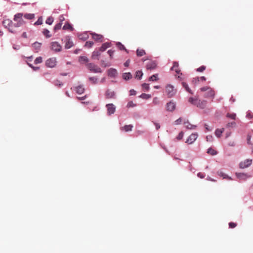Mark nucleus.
<instances>
[{
  "mask_svg": "<svg viewBox=\"0 0 253 253\" xmlns=\"http://www.w3.org/2000/svg\"><path fill=\"white\" fill-rule=\"evenodd\" d=\"M200 90L203 92H206L204 94L205 98H213L215 95V92L213 89L209 86H204L200 88Z\"/></svg>",
  "mask_w": 253,
  "mask_h": 253,
  "instance_id": "1",
  "label": "nucleus"
},
{
  "mask_svg": "<svg viewBox=\"0 0 253 253\" xmlns=\"http://www.w3.org/2000/svg\"><path fill=\"white\" fill-rule=\"evenodd\" d=\"M23 16V14L21 13H17L14 15L13 20L16 22V23L14 24V28L19 27L25 23L24 20L22 19Z\"/></svg>",
  "mask_w": 253,
  "mask_h": 253,
  "instance_id": "2",
  "label": "nucleus"
},
{
  "mask_svg": "<svg viewBox=\"0 0 253 253\" xmlns=\"http://www.w3.org/2000/svg\"><path fill=\"white\" fill-rule=\"evenodd\" d=\"M2 23L5 28L8 29L9 32L12 33H15V30L14 27V24L11 20L10 19H5L3 21Z\"/></svg>",
  "mask_w": 253,
  "mask_h": 253,
  "instance_id": "3",
  "label": "nucleus"
},
{
  "mask_svg": "<svg viewBox=\"0 0 253 253\" xmlns=\"http://www.w3.org/2000/svg\"><path fill=\"white\" fill-rule=\"evenodd\" d=\"M165 92L168 97L171 98L176 94V90L174 89V87L171 84H168L166 86Z\"/></svg>",
  "mask_w": 253,
  "mask_h": 253,
  "instance_id": "4",
  "label": "nucleus"
},
{
  "mask_svg": "<svg viewBox=\"0 0 253 253\" xmlns=\"http://www.w3.org/2000/svg\"><path fill=\"white\" fill-rule=\"evenodd\" d=\"M86 67L88 70H89L91 72L97 73H101L102 70L100 68H99L97 65H95L93 63H88L86 65Z\"/></svg>",
  "mask_w": 253,
  "mask_h": 253,
  "instance_id": "5",
  "label": "nucleus"
},
{
  "mask_svg": "<svg viewBox=\"0 0 253 253\" xmlns=\"http://www.w3.org/2000/svg\"><path fill=\"white\" fill-rule=\"evenodd\" d=\"M50 49L55 52H60L62 50V46L57 42H53L50 43Z\"/></svg>",
  "mask_w": 253,
  "mask_h": 253,
  "instance_id": "6",
  "label": "nucleus"
},
{
  "mask_svg": "<svg viewBox=\"0 0 253 253\" xmlns=\"http://www.w3.org/2000/svg\"><path fill=\"white\" fill-rule=\"evenodd\" d=\"M56 59L55 57L50 58L46 61L45 65L47 67L54 68L56 65Z\"/></svg>",
  "mask_w": 253,
  "mask_h": 253,
  "instance_id": "7",
  "label": "nucleus"
},
{
  "mask_svg": "<svg viewBox=\"0 0 253 253\" xmlns=\"http://www.w3.org/2000/svg\"><path fill=\"white\" fill-rule=\"evenodd\" d=\"M198 134L197 133H193L191 134L187 138L186 143L189 144L193 143L197 138Z\"/></svg>",
  "mask_w": 253,
  "mask_h": 253,
  "instance_id": "8",
  "label": "nucleus"
},
{
  "mask_svg": "<svg viewBox=\"0 0 253 253\" xmlns=\"http://www.w3.org/2000/svg\"><path fill=\"white\" fill-rule=\"evenodd\" d=\"M252 164V159H247L244 162H242L240 163V168L241 169L246 168L249 167Z\"/></svg>",
  "mask_w": 253,
  "mask_h": 253,
  "instance_id": "9",
  "label": "nucleus"
},
{
  "mask_svg": "<svg viewBox=\"0 0 253 253\" xmlns=\"http://www.w3.org/2000/svg\"><path fill=\"white\" fill-rule=\"evenodd\" d=\"M107 110V114L109 115L113 114L115 113L116 107L113 104H108L106 105Z\"/></svg>",
  "mask_w": 253,
  "mask_h": 253,
  "instance_id": "10",
  "label": "nucleus"
},
{
  "mask_svg": "<svg viewBox=\"0 0 253 253\" xmlns=\"http://www.w3.org/2000/svg\"><path fill=\"white\" fill-rule=\"evenodd\" d=\"M207 102L205 100L197 99L196 106L200 108L204 109L206 107Z\"/></svg>",
  "mask_w": 253,
  "mask_h": 253,
  "instance_id": "11",
  "label": "nucleus"
},
{
  "mask_svg": "<svg viewBox=\"0 0 253 253\" xmlns=\"http://www.w3.org/2000/svg\"><path fill=\"white\" fill-rule=\"evenodd\" d=\"M166 108L169 111H173L175 108V104L174 102L170 101L167 104Z\"/></svg>",
  "mask_w": 253,
  "mask_h": 253,
  "instance_id": "12",
  "label": "nucleus"
},
{
  "mask_svg": "<svg viewBox=\"0 0 253 253\" xmlns=\"http://www.w3.org/2000/svg\"><path fill=\"white\" fill-rule=\"evenodd\" d=\"M91 35L92 39L95 41L97 42H102L103 38L102 35L96 33H91Z\"/></svg>",
  "mask_w": 253,
  "mask_h": 253,
  "instance_id": "13",
  "label": "nucleus"
},
{
  "mask_svg": "<svg viewBox=\"0 0 253 253\" xmlns=\"http://www.w3.org/2000/svg\"><path fill=\"white\" fill-rule=\"evenodd\" d=\"M157 63L155 61H151L149 62L146 65V68L148 70H152L156 68Z\"/></svg>",
  "mask_w": 253,
  "mask_h": 253,
  "instance_id": "14",
  "label": "nucleus"
},
{
  "mask_svg": "<svg viewBox=\"0 0 253 253\" xmlns=\"http://www.w3.org/2000/svg\"><path fill=\"white\" fill-rule=\"evenodd\" d=\"M117 75V71L115 69L110 68L108 70V75L111 77H115Z\"/></svg>",
  "mask_w": 253,
  "mask_h": 253,
  "instance_id": "15",
  "label": "nucleus"
},
{
  "mask_svg": "<svg viewBox=\"0 0 253 253\" xmlns=\"http://www.w3.org/2000/svg\"><path fill=\"white\" fill-rule=\"evenodd\" d=\"M171 70L174 71L177 75L180 74V70L178 67V63L176 62H174L173 63V66L171 67Z\"/></svg>",
  "mask_w": 253,
  "mask_h": 253,
  "instance_id": "16",
  "label": "nucleus"
},
{
  "mask_svg": "<svg viewBox=\"0 0 253 253\" xmlns=\"http://www.w3.org/2000/svg\"><path fill=\"white\" fill-rule=\"evenodd\" d=\"M105 96L107 98H113L115 97V93L114 91L108 89L105 93Z\"/></svg>",
  "mask_w": 253,
  "mask_h": 253,
  "instance_id": "17",
  "label": "nucleus"
},
{
  "mask_svg": "<svg viewBox=\"0 0 253 253\" xmlns=\"http://www.w3.org/2000/svg\"><path fill=\"white\" fill-rule=\"evenodd\" d=\"M111 46V43L109 42H105L101 45V46L99 48V51L103 52L107 48L110 47Z\"/></svg>",
  "mask_w": 253,
  "mask_h": 253,
  "instance_id": "18",
  "label": "nucleus"
},
{
  "mask_svg": "<svg viewBox=\"0 0 253 253\" xmlns=\"http://www.w3.org/2000/svg\"><path fill=\"white\" fill-rule=\"evenodd\" d=\"M184 125L187 129H194L196 128V126L191 124L188 121L184 122Z\"/></svg>",
  "mask_w": 253,
  "mask_h": 253,
  "instance_id": "19",
  "label": "nucleus"
},
{
  "mask_svg": "<svg viewBox=\"0 0 253 253\" xmlns=\"http://www.w3.org/2000/svg\"><path fill=\"white\" fill-rule=\"evenodd\" d=\"M66 40H67V41H66L65 45V47L66 49H69V48L72 47L73 46L74 44H73L72 41H71L70 39L68 38V39H67Z\"/></svg>",
  "mask_w": 253,
  "mask_h": 253,
  "instance_id": "20",
  "label": "nucleus"
},
{
  "mask_svg": "<svg viewBox=\"0 0 253 253\" xmlns=\"http://www.w3.org/2000/svg\"><path fill=\"white\" fill-rule=\"evenodd\" d=\"M84 88L82 85H79L76 87V91L77 93L81 94L84 92Z\"/></svg>",
  "mask_w": 253,
  "mask_h": 253,
  "instance_id": "21",
  "label": "nucleus"
},
{
  "mask_svg": "<svg viewBox=\"0 0 253 253\" xmlns=\"http://www.w3.org/2000/svg\"><path fill=\"white\" fill-rule=\"evenodd\" d=\"M217 174L220 177H222L223 178H226L229 180L232 179V178L230 177H229V176H228L227 174H225L221 171H218Z\"/></svg>",
  "mask_w": 253,
  "mask_h": 253,
  "instance_id": "22",
  "label": "nucleus"
},
{
  "mask_svg": "<svg viewBox=\"0 0 253 253\" xmlns=\"http://www.w3.org/2000/svg\"><path fill=\"white\" fill-rule=\"evenodd\" d=\"M123 78L125 80H128L132 78V75L130 73H125L123 74Z\"/></svg>",
  "mask_w": 253,
  "mask_h": 253,
  "instance_id": "23",
  "label": "nucleus"
},
{
  "mask_svg": "<svg viewBox=\"0 0 253 253\" xmlns=\"http://www.w3.org/2000/svg\"><path fill=\"white\" fill-rule=\"evenodd\" d=\"M182 84L183 87L185 89V90L187 92H188L189 93H190L191 94H193V92L192 91L191 89L189 87L188 84L186 83L182 82Z\"/></svg>",
  "mask_w": 253,
  "mask_h": 253,
  "instance_id": "24",
  "label": "nucleus"
},
{
  "mask_svg": "<svg viewBox=\"0 0 253 253\" xmlns=\"http://www.w3.org/2000/svg\"><path fill=\"white\" fill-rule=\"evenodd\" d=\"M63 29L65 30H69L70 31H73V28L70 24L67 23L64 25Z\"/></svg>",
  "mask_w": 253,
  "mask_h": 253,
  "instance_id": "25",
  "label": "nucleus"
},
{
  "mask_svg": "<svg viewBox=\"0 0 253 253\" xmlns=\"http://www.w3.org/2000/svg\"><path fill=\"white\" fill-rule=\"evenodd\" d=\"M136 54L138 56L141 57L144 55L146 54V52L145 50L142 49H138L136 51Z\"/></svg>",
  "mask_w": 253,
  "mask_h": 253,
  "instance_id": "26",
  "label": "nucleus"
},
{
  "mask_svg": "<svg viewBox=\"0 0 253 253\" xmlns=\"http://www.w3.org/2000/svg\"><path fill=\"white\" fill-rule=\"evenodd\" d=\"M133 127V126L131 125H126L122 129H124L125 131H129L132 130Z\"/></svg>",
  "mask_w": 253,
  "mask_h": 253,
  "instance_id": "27",
  "label": "nucleus"
},
{
  "mask_svg": "<svg viewBox=\"0 0 253 253\" xmlns=\"http://www.w3.org/2000/svg\"><path fill=\"white\" fill-rule=\"evenodd\" d=\"M101 53L99 51H94L92 54V58L98 59V57L100 55Z\"/></svg>",
  "mask_w": 253,
  "mask_h": 253,
  "instance_id": "28",
  "label": "nucleus"
},
{
  "mask_svg": "<svg viewBox=\"0 0 253 253\" xmlns=\"http://www.w3.org/2000/svg\"><path fill=\"white\" fill-rule=\"evenodd\" d=\"M224 131V128L217 129L215 131V134L217 137H219Z\"/></svg>",
  "mask_w": 253,
  "mask_h": 253,
  "instance_id": "29",
  "label": "nucleus"
},
{
  "mask_svg": "<svg viewBox=\"0 0 253 253\" xmlns=\"http://www.w3.org/2000/svg\"><path fill=\"white\" fill-rule=\"evenodd\" d=\"M42 33L47 38H50L52 36L51 34H50L49 31L47 29H44Z\"/></svg>",
  "mask_w": 253,
  "mask_h": 253,
  "instance_id": "30",
  "label": "nucleus"
},
{
  "mask_svg": "<svg viewBox=\"0 0 253 253\" xmlns=\"http://www.w3.org/2000/svg\"><path fill=\"white\" fill-rule=\"evenodd\" d=\"M88 61V58L85 56H80L79 59V61L81 63H83L84 62H87Z\"/></svg>",
  "mask_w": 253,
  "mask_h": 253,
  "instance_id": "31",
  "label": "nucleus"
},
{
  "mask_svg": "<svg viewBox=\"0 0 253 253\" xmlns=\"http://www.w3.org/2000/svg\"><path fill=\"white\" fill-rule=\"evenodd\" d=\"M207 153L212 156L215 155L217 154L216 151L211 148H210L208 149Z\"/></svg>",
  "mask_w": 253,
  "mask_h": 253,
  "instance_id": "32",
  "label": "nucleus"
},
{
  "mask_svg": "<svg viewBox=\"0 0 253 253\" xmlns=\"http://www.w3.org/2000/svg\"><path fill=\"white\" fill-rule=\"evenodd\" d=\"M143 74L141 71H137L135 73V78L138 79H140L142 77Z\"/></svg>",
  "mask_w": 253,
  "mask_h": 253,
  "instance_id": "33",
  "label": "nucleus"
},
{
  "mask_svg": "<svg viewBox=\"0 0 253 253\" xmlns=\"http://www.w3.org/2000/svg\"><path fill=\"white\" fill-rule=\"evenodd\" d=\"M34 14H25L24 15V17L27 19L31 20L34 18Z\"/></svg>",
  "mask_w": 253,
  "mask_h": 253,
  "instance_id": "34",
  "label": "nucleus"
},
{
  "mask_svg": "<svg viewBox=\"0 0 253 253\" xmlns=\"http://www.w3.org/2000/svg\"><path fill=\"white\" fill-rule=\"evenodd\" d=\"M53 21H54L53 18L51 16H50L47 18L45 22L46 24H47L48 25H51L53 23Z\"/></svg>",
  "mask_w": 253,
  "mask_h": 253,
  "instance_id": "35",
  "label": "nucleus"
},
{
  "mask_svg": "<svg viewBox=\"0 0 253 253\" xmlns=\"http://www.w3.org/2000/svg\"><path fill=\"white\" fill-rule=\"evenodd\" d=\"M41 46V43L38 42H35L33 44V47L36 50H39Z\"/></svg>",
  "mask_w": 253,
  "mask_h": 253,
  "instance_id": "36",
  "label": "nucleus"
},
{
  "mask_svg": "<svg viewBox=\"0 0 253 253\" xmlns=\"http://www.w3.org/2000/svg\"><path fill=\"white\" fill-rule=\"evenodd\" d=\"M197 99H198L197 98H194L193 97H190L188 99V101L193 104V105H196V103H197Z\"/></svg>",
  "mask_w": 253,
  "mask_h": 253,
  "instance_id": "37",
  "label": "nucleus"
},
{
  "mask_svg": "<svg viewBox=\"0 0 253 253\" xmlns=\"http://www.w3.org/2000/svg\"><path fill=\"white\" fill-rule=\"evenodd\" d=\"M226 117L232 120H235L236 118V115L235 113H227Z\"/></svg>",
  "mask_w": 253,
  "mask_h": 253,
  "instance_id": "38",
  "label": "nucleus"
},
{
  "mask_svg": "<svg viewBox=\"0 0 253 253\" xmlns=\"http://www.w3.org/2000/svg\"><path fill=\"white\" fill-rule=\"evenodd\" d=\"M158 80V75H153L152 76H151L149 79V81H155Z\"/></svg>",
  "mask_w": 253,
  "mask_h": 253,
  "instance_id": "39",
  "label": "nucleus"
},
{
  "mask_svg": "<svg viewBox=\"0 0 253 253\" xmlns=\"http://www.w3.org/2000/svg\"><path fill=\"white\" fill-rule=\"evenodd\" d=\"M236 175H237V177L239 178H242V179H246L247 178V176L244 173H237Z\"/></svg>",
  "mask_w": 253,
  "mask_h": 253,
  "instance_id": "40",
  "label": "nucleus"
},
{
  "mask_svg": "<svg viewBox=\"0 0 253 253\" xmlns=\"http://www.w3.org/2000/svg\"><path fill=\"white\" fill-rule=\"evenodd\" d=\"M42 57L40 56L36 58V59L34 61V63L36 64H39L42 63Z\"/></svg>",
  "mask_w": 253,
  "mask_h": 253,
  "instance_id": "41",
  "label": "nucleus"
},
{
  "mask_svg": "<svg viewBox=\"0 0 253 253\" xmlns=\"http://www.w3.org/2000/svg\"><path fill=\"white\" fill-rule=\"evenodd\" d=\"M117 46L120 50H126L125 47L121 42H118L117 43Z\"/></svg>",
  "mask_w": 253,
  "mask_h": 253,
  "instance_id": "42",
  "label": "nucleus"
},
{
  "mask_svg": "<svg viewBox=\"0 0 253 253\" xmlns=\"http://www.w3.org/2000/svg\"><path fill=\"white\" fill-rule=\"evenodd\" d=\"M93 42L88 41L85 42L84 46L86 47L90 48L93 45Z\"/></svg>",
  "mask_w": 253,
  "mask_h": 253,
  "instance_id": "43",
  "label": "nucleus"
},
{
  "mask_svg": "<svg viewBox=\"0 0 253 253\" xmlns=\"http://www.w3.org/2000/svg\"><path fill=\"white\" fill-rule=\"evenodd\" d=\"M62 25V23H59L56 24L55 26H54V30L57 31L58 30L60 29L61 28Z\"/></svg>",
  "mask_w": 253,
  "mask_h": 253,
  "instance_id": "44",
  "label": "nucleus"
},
{
  "mask_svg": "<svg viewBox=\"0 0 253 253\" xmlns=\"http://www.w3.org/2000/svg\"><path fill=\"white\" fill-rule=\"evenodd\" d=\"M205 81L206 80V79L205 77L203 76V77H200V78H194L193 80V82H194L195 81Z\"/></svg>",
  "mask_w": 253,
  "mask_h": 253,
  "instance_id": "45",
  "label": "nucleus"
},
{
  "mask_svg": "<svg viewBox=\"0 0 253 253\" xmlns=\"http://www.w3.org/2000/svg\"><path fill=\"white\" fill-rule=\"evenodd\" d=\"M246 117L249 119H253V113L251 112H248L247 114Z\"/></svg>",
  "mask_w": 253,
  "mask_h": 253,
  "instance_id": "46",
  "label": "nucleus"
},
{
  "mask_svg": "<svg viewBox=\"0 0 253 253\" xmlns=\"http://www.w3.org/2000/svg\"><path fill=\"white\" fill-rule=\"evenodd\" d=\"M183 135H184V133L182 131H181L178 134V136L176 137V139L178 140H181L183 138Z\"/></svg>",
  "mask_w": 253,
  "mask_h": 253,
  "instance_id": "47",
  "label": "nucleus"
},
{
  "mask_svg": "<svg viewBox=\"0 0 253 253\" xmlns=\"http://www.w3.org/2000/svg\"><path fill=\"white\" fill-rule=\"evenodd\" d=\"M236 125V124L235 122H231V123H228L226 126L227 127H235Z\"/></svg>",
  "mask_w": 253,
  "mask_h": 253,
  "instance_id": "48",
  "label": "nucleus"
},
{
  "mask_svg": "<svg viewBox=\"0 0 253 253\" xmlns=\"http://www.w3.org/2000/svg\"><path fill=\"white\" fill-rule=\"evenodd\" d=\"M206 69V66H202L197 69V72H202Z\"/></svg>",
  "mask_w": 253,
  "mask_h": 253,
  "instance_id": "49",
  "label": "nucleus"
},
{
  "mask_svg": "<svg viewBox=\"0 0 253 253\" xmlns=\"http://www.w3.org/2000/svg\"><path fill=\"white\" fill-rule=\"evenodd\" d=\"M42 23V20L41 18H39L38 20L35 23L34 25H40Z\"/></svg>",
  "mask_w": 253,
  "mask_h": 253,
  "instance_id": "50",
  "label": "nucleus"
},
{
  "mask_svg": "<svg viewBox=\"0 0 253 253\" xmlns=\"http://www.w3.org/2000/svg\"><path fill=\"white\" fill-rule=\"evenodd\" d=\"M141 97H142L143 98L147 99L151 97V96L149 94L143 93L141 95Z\"/></svg>",
  "mask_w": 253,
  "mask_h": 253,
  "instance_id": "51",
  "label": "nucleus"
},
{
  "mask_svg": "<svg viewBox=\"0 0 253 253\" xmlns=\"http://www.w3.org/2000/svg\"><path fill=\"white\" fill-rule=\"evenodd\" d=\"M107 52L109 54L110 58L112 59L113 58V54L114 53V50H109Z\"/></svg>",
  "mask_w": 253,
  "mask_h": 253,
  "instance_id": "52",
  "label": "nucleus"
},
{
  "mask_svg": "<svg viewBox=\"0 0 253 253\" xmlns=\"http://www.w3.org/2000/svg\"><path fill=\"white\" fill-rule=\"evenodd\" d=\"M142 87L143 89L148 90L149 89V85L148 84L144 83L142 84Z\"/></svg>",
  "mask_w": 253,
  "mask_h": 253,
  "instance_id": "53",
  "label": "nucleus"
},
{
  "mask_svg": "<svg viewBox=\"0 0 253 253\" xmlns=\"http://www.w3.org/2000/svg\"><path fill=\"white\" fill-rule=\"evenodd\" d=\"M89 80L90 81H91L93 84H96L97 81V79L95 77H90L89 78Z\"/></svg>",
  "mask_w": 253,
  "mask_h": 253,
  "instance_id": "54",
  "label": "nucleus"
},
{
  "mask_svg": "<svg viewBox=\"0 0 253 253\" xmlns=\"http://www.w3.org/2000/svg\"><path fill=\"white\" fill-rule=\"evenodd\" d=\"M236 226H237V224L236 223L230 222L229 223V226L231 228H235V227H236Z\"/></svg>",
  "mask_w": 253,
  "mask_h": 253,
  "instance_id": "55",
  "label": "nucleus"
},
{
  "mask_svg": "<svg viewBox=\"0 0 253 253\" xmlns=\"http://www.w3.org/2000/svg\"><path fill=\"white\" fill-rule=\"evenodd\" d=\"M182 121V119L181 118H179L174 122V123L175 125H179L181 123Z\"/></svg>",
  "mask_w": 253,
  "mask_h": 253,
  "instance_id": "56",
  "label": "nucleus"
},
{
  "mask_svg": "<svg viewBox=\"0 0 253 253\" xmlns=\"http://www.w3.org/2000/svg\"><path fill=\"white\" fill-rule=\"evenodd\" d=\"M134 106L135 104L132 101H129L127 104V107L128 108L132 107H134Z\"/></svg>",
  "mask_w": 253,
  "mask_h": 253,
  "instance_id": "57",
  "label": "nucleus"
},
{
  "mask_svg": "<svg viewBox=\"0 0 253 253\" xmlns=\"http://www.w3.org/2000/svg\"><path fill=\"white\" fill-rule=\"evenodd\" d=\"M28 65L32 68L34 71H37L39 69V67H34L32 64L30 63H28Z\"/></svg>",
  "mask_w": 253,
  "mask_h": 253,
  "instance_id": "58",
  "label": "nucleus"
},
{
  "mask_svg": "<svg viewBox=\"0 0 253 253\" xmlns=\"http://www.w3.org/2000/svg\"><path fill=\"white\" fill-rule=\"evenodd\" d=\"M65 18L63 15H61L59 17V23H62L63 21H64Z\"/></svg>",
  "mask_w": 253,
  "mask_h": 253,
  "instance_id": "59",
  "label": "nucleus"
},
{
  "mask_svg": "<svg viewBox=\"0 0 253 253\" xmlns=\"http://www.w3.org/2000/svg\"><path fill=\"white\" fill-rule=\"evenodd\" d=\"M206 139L207 141H212L213 138L212 135H208L206 137Z\"/></svg>",
  "mask_w": 253,
  "mask_h": 253,
  "instance_id": "60",
  "label": "nucleus"
},
{
  "mask_svg": "<svg viewBox=\"0 0 253 253\" xmlns=\"http://www.w3.org/2000/svg\"><path fill=\"white\" fill-rule=\"evenodd\" d=\"M101 66L104 67H106L107 66H110V64L105 63L103 60L101 61Z\"/></svg>",
  "mask_w": 253,
  "mask_h": 253,
  "instance_id": "61",
  "label": "nucleus"
},
{
  "mask_svg": "<svg viewBox=\"0 0 253 253\" xmlns=\"http://www.w3.org/2000/svg\"><path fill=\"white\" fill-rule=\"evenodd\" d=\"M101 66L104 67H106L107 66H110V64L105 63L103 60L101 61Z\"/></svg>",
  "mask_w": 253,
  "mask_h": 253,
  "instance_id": "62",
  "label": "nucleus"
},
{
  "mask_svg": "<svg viewBox=\"0 0 253 253\" xmlns=\"http://www.w3.org/2000/svg\"><path fill=\"white\" fill-rule=\"evenodd\" d=\"M153 103L155 104H157L159 103V99L157 97H155L154 99H153Z\"/></svg>",
  "mask_w": 253,
  "mask_h": 253,
  "instance_id": "63",
  "label": "nucleus"
},
{
  "mask_svg": "<svg viewBox=\"0 0 253 253\" xmlns=\"http://www.w3.org/2000/svg\"><path fill=\"white\" fill-rule=\"evenodd\" d=\"M197 175H198V177H199L201 178H204L205 177L204 174L202 173H201V172L198 173Z\"/></svg>",
  "mask_w": 253,
  "mask_h": 253,
  "instance_id": "64",
  "label": "nucleus"
}]
</instances>
